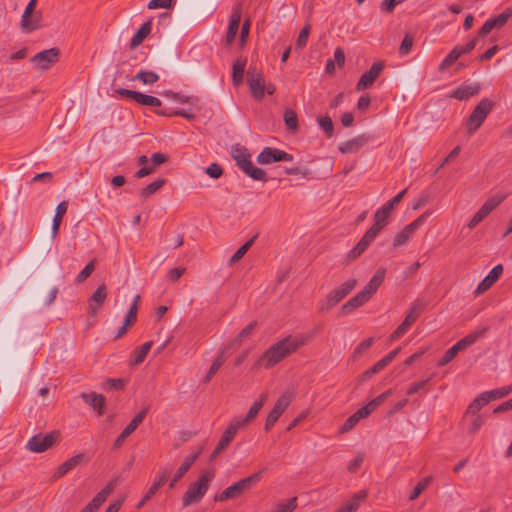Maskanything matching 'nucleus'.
I'll list each match as a JSON object with an SVG mask.
<instances>
[{
    "instance_id": "obj_52",
    "label": "nucleus",
    "mask_w": 512,
    "mask_h": 512,
    "mask_svg": "<svg viewBox=\"0 0 512 512\" xmlns=\"http://www.w3.org/2000/svg\"><path fill=\"white\" fill-rule=\"evenodd\" d=\"M310 30H311L310 24H306L301 29V31H300V33L298 35L296 44H295V49L296 50H301V49H303L306 46L307 41H308V37H309V34H310Z\"/></svg>"
},
{
    "instance_id": "obj_13",
    "label": "nucleus",
    "mask_w": 512,
    "mask_h": 512,
    "mask_svg": "<svg viewBox=\"0 0 512 512\" xmlns=\"http://www.w3.org/2000/svg\"><path fill=\"white\" fill-rule=\"evenodd\" d=\"M60 51L58 48H50L35 54L31 62L40 70L49 69L59 59Z\"/></svg>"
},
{
    "instance_id": "obj_40",
    "label": "nucleus",
    "mask_w": 512,
    "mask_h": 512,
    "mask_svg": "<svg viewBox=\"0 0 512 512\" xmlns=\"http://www.w3.org/2000/svg\"><path fill=\"white\" fill-rule=\"evenodd\" d=\"M488 402L483 392L480 393L468 406L466 415H476Z\"/></svg>"
},
{
    "instance_id": "obj_50",
    "label": "nucleus",
    "mask_w": 512,
    "mask_h": 512,
    "mask_svg": "<svg viewBox=\"0 0 512 512\" xmlns=\"http://www.w3.org/2000/svg\"><path fill=\"white\" fill-rule=\"evenodd\" d=\"M257 238V235H254L251 239H249L245 244H243L238 250L233 254L230 259V263H236L239 261L248 251V249L253 245Z\"/></svg>"
},
{
    "instance_id": "obj_61",
    "label": "nucleus",
    "mask_w": 512,
    "mask_h": 512,
    "mask_svg": "<svg viewBox=\"0 0 512 512\" xmlns=\"http://www.w3.org/2000/svg\"><path fill=\"white\" fill-rule=\"evenodd\" d=\"M413 45V37L410 34H406L403 38L401 45L399 47V53L401 55H407L410 53Z\"/></svg>"
},
{
    "instance_id": "obj_10",
    "label": "nucleus",
    "mask_w": 512,
    "mask_h": 512,
    "mask_svg": "<svg viewBox=\"0 0 512 512\" xmlns=\"http://www.w3.org/2000/svg\"><path fill=\"white\" fill-rule=\"evenodd\" d=\"M292 160V154L272 147H265L257 156V162L261 165H267L280 161L290 162Z\"/></svg>"
},
{
    "instance_id": "obj_11",
    "label": "nucleus",
    "mask_w": 512,
    "mask_h": 512,
    "mask_svg": "<svg viewBox=\"0 0 512 512\" xmlns=\"http://www.w3.org/2000/svg\"><path fill=\"white\" fill-rule=\"evenodd\" d=\"M247 83L253 97L261 100L265 94V82L262 73L256 67H250L247 72Z\"/></svg>"
},
{
    "instance_id": "obj_45",
    "label": "nucleus",
    "mask_w": 512,
    "mask_h": 512,
    "mask_svg": "<svg viewBox=\"0 0 512 512\" xmlns=\"http://www.w3.org/2000/svg\"><path fill=\"white\" fill-rule=\"evenodd\" d=\"M284 122L289 131L296 132L298 130V117H297V114L293 110H291V109L285 110Z\"/></svg>"
},
{
    "instance_id": "obj_7",
    "label": "nucleus",
    "mask_w": 512,
    "mask_h": 512,
    "mask_svg": "<svg viewBox=\"0 0 512 512\" xmlns=\"http://www.w3.org/2000/svg\"><path fill=\"white\" fill-rule=\"evenodd\" d=\"M492 106V102L487 98L482 99L476 105L466 121L468 134H473L482 125L489 112L491 111Z\"/></svg>"
},
{
    "instance_id": "obj_64",
    "label": "nucleus",
    "mask_w": 512,
    "mask_h": 512,
    "mask_svg": "<svg viewBox=\"0 0 512 512\" xmlns=\"http://www.w3.org/2000/svg\"><path fill=\"white\" fill-rule=\"evenodd\" d=\"M206 173L213 179H218L222 173V167L217 163H212L206 168Z\"/></svg>"
},
{
    "instance_id": "obj_22",
    "label": "nucleus",
    "mask_w": 512,
    "mask_h": 512,
    "mask_svg": "<svg viewBox=\"0 0 512 512\" xmlns=\"http://www.w3.org/2000/svg\"><path fill=\"white\" fill-rule=\"evenodd\" d=\"M373 233H366L360 239L355 247H353L346 255V264L350 261L357 259L370 245V243L374 240Z\"/></svg>"
},
{
    "instance_id": "obj_27",
    "label": "nucleus",
    "mask_w": 512,
    "mask_h": 512,
    "mask_svg": "<svg viewBox=\"0 0 512 512\" xmlns=\"http://www.w3.org/2000/svg\"><path fill=\"white\" fill-rule=\"evenodd\" d=\"M267 398V394H262L260 399L255 401L253 405L250 407L246 417L244 418H235V420L241 425V427L247 425L250 421H252L259 413L261 408L263 407Z\"/></svg>"
},
{
    "instance_id": "obj_12",
    "label": "nucleus",
    "mask_w": 512,
    "mask_h": 512,
    "mask_svg": "<svg viewBox=\"0 0 512 512\" xmlns=\"http://www.w3.org/2000/svg\"><path fill=\"white\" fill-rule=\"evenodd\" d=\"M292 400L291 394L284 393L276 401L273 409L269 412L264 430L269 431L272 426L277 422L282 413L286 410Z\"/></svg>"
},
{
    "instance_id": "obj_15",
    "label": "nucleus",
    "mask_w": 512,
    "mask_h": 512,
    "mask_svg": "<svg viewBox=\"0 0 512 512\" xmlns=\"http://www.w3.org/2000/svg\"><path fill=\"white\" fill-rule=\"evenodd\" d=\"M240 428L241 425L235 419H233L230 422V424L222 434L216 448L212 452L210 457L211 460L216 459L222 453V451L226 449V447L231 443V441L233 440V438L235 437Z\"/></svg>"
},
{
    "instance_id": "obj_54",
    "label": "nucleus",
    "mask_w": 512,
    "mask_h": 512,
    "mask_svg": "<svg viewBox=\"0 0 512 512\" xmlns=\"http://www.w3.org/2000/svg\"><path fill=\"white\" fill-rule=\"evenodd\" d=\"M41 12H35L34 15H31L28 18V25L27 26H21L24 31L32 32L36 29H39L41 27Z\"/></svg>"
},
{
    "instance_id": "obj_39",
    "label": "nucleus",
    "mask_w": 512,
    "mask_h": 512,
    "mask_svg": "<svg viewBox=\"0 0 512 512\" xmlns=\"http://www.w3.org/2000/svg\"><path fill=\"white\" fill-rule=\"evenodd\" d=\"M512 392V384L496 389H492L490 391L483 392V395L486 396L488 402L501 399L507 395H509Z\"/></svg>"
},
{
    "instance_id": "obj_42",
    "label": "nucleus",
    "mask_w": 512,
    "mask_h": 512,
    "mask_svg": "<svg viewBox=\"0 0 512 512\" xmlns=\"http://www.w3.org/2000/svg\"><path fill=\"white\" fill-rule=\"evenodd\" d=\"M135 102L142 106L160 107L161 100L155 96L138 92Z\"/></svg>"
},
{
    "instance_id": "obj_46",
    "label": "nucleus",
    "mask_w": 512,
    "mask_h": 512,
    "mask_svg": "<svg viewBox=\"0 0 512 512\" xmlns=\"http://www.w3.org/2000/svg\"><path fill=\"white\" fill-rule=\"evenodd\" d=\"M319 127L323 130L327 138H331L334 134V124L328 115L317 119Z\"/></svg>"
},
{
    "instance_id": "obj_1",
    "label": "nucleus",
    "mask_w": 512,
    "mask_h": 512,
    "mask_svg": "<svg viewBox=\"0 0 512 512\" xmlns=\"http://www.w3.org/2000/svg\"><path fill=\"white\" fill-rule=\"evenodd\" d=\"M309 340L308 335H289L270 346L256 361L254 368L273 367L287 356L295 353L300 347L304 346Z\"/></svg>"
},
{
    "instance_id": "obj_2",
    "label": "nucleus",
    "mask_w": 512,
    "mask_h": 512,
    "mask_svg": "<svg viewBox=\"0 0 512 512\" xmlns=\"http://www.w3.org/2000/svg\"><path fill=\"white\" fill-rule=\"evenodd\" d=\"M386 270L379 268L366 286L357 293L354 297L350 298L340 309L341 315H347L355 309L361 307L370 300L372 295L377 291L385 278Z\"/></svg>"
},
{
    "instance_id": "obj_48",
    "label": "nucleus",
    "mask_w": 512,
    "mask_h": 512,
    "mask_svg": "<svg viewBox=\"0 0 512 512\" xmlns=\"http://www.w3.org/2000/svg\"><path fill=\"white\" fill-rule=\"evenodd\" d=\"M140 295H136L134 297V300L125 316V320L124 322H126V324H129V325H133L136 320H137V312H138V304L140 302Z\"/></svg>"
},
{
    "instance_id": "obj_58",
    "label": "nucleus",
    "mask_w": 512,
    "mask_h": 512,
    "mask_svg": "<svg viewBox=\"0 0 512 512\" xmlns=\"http://www.w3.org/2000/svg\"><path fill=\"white\" fill-rule=\"evenodd\" d=\"M386 366L385 364L381 361V359L379 361H377L371 368H369L368 370H366L365 372H363L361 375H360V381H366L368 380L369 378H371L374 374L380 372L382 369H384Z\"/></svg>"
},
{
    "instance_id": "obj_4",
    "label": "nucleus",
    "mask_w": 512,
    "mask_h": 512,
    "mask_svg": "<svg viewBox=\"0 0 512 512\" xmlns=\"http://www.w3.org/2000/svg\"><path fill=\"white\" fill-rule=\"evenodd\" d=\"M214 478V472L205 470L201 473L198 480L192 483L187 491L184 493L182 502L184 506H189L193 503L199 502L206 494L209 483Z\"/></svg>"
},
{
    "instance_id": "obj_28",
    "label": "nucleus",
    "mask_w": 512,
    "mask_h": 512,
    "mask_svg": "<svg viewBox=\"0 0 512 512\" xmlns=\"http://www.w3.org/2000/svg\"><path fill=\"white\" fill-rule=\"evenodd\" d=\"M83 458V454H77L63 462L55 472L54 478L58 479L66 475L69 471L78 466L82 462Z\"/></svg>"
},
{
    "instance_id": "obj_31",
    "label": "nucleus",
    "mask_w": 512,
    "mask_h": 512,
    "mask_svg": "<svg viewBox=\"0 0 512 512\" xmlns=\"http://www.w3.org/2000/svg\"><path fill=\"white\" fill-rule=\"evenodd\" d=\"M247 64V58H237L232 67V82L235 86H239L243 82L245 67Z\"/></svg>"
},
{
    "instance_id": "obj_63",
    "label": "nucleus",
    "mask_w": 512,
    "mask_h": 512,
    "mask_svg": "<svg viewBox=\"0 0 512 512\" xmlns=\"http://www.w3.org/2000/svg\"><path fill=\"white\" fill-rule=\"evenodd\" d=\"M360 420L354 415L352 414L351 416H349L346 421L344 422V424L341 426L340 428V432L341 433H346L348 431H350L351 429H353L355 427V425L359 422Z\"/></svg>"
},
{
    "instance_id": "obj_41",
    "label": "nucleus",
    "mask_w": 512,
    "mask_h": 512,
    "mask_svg": "<svg viewBox=\"0 0 512 512\" xmlns=\"http://www.w3.org/2000/svg\"><path fill=\"white\" fill-rule=\"evenodd\" d=\"M432 481V476H426L422 480H420L412 490L411 494L409 495V501L417 499L420 496V494L432 483Z\"/></svg>"
},
{
    "instance_id": "obj_36",
    "label": "nucleus",
    "mask_w": 512,
    "mask_h": 512,
    "mask_svg": "<svg viewBox=\"0 0 512 512\" xmlns=\"http://www.w3.org/2000/svg\"><path fill=\"white\" fill-rule=\"evenodd\" d=\"M193 107L188 109H180L170 111L168 109H158L155 110V113L161 116L172 117V116H180L187 120H193L195 118V113L193 112Z\"/></svg>"
},
{
    "instance_id": "obj_33",
    "label": "nucleus",
    "mask_w": 512,
    "mask_h": 512,
    "mask_svg": "<svg viewBox=\"0 0 512 512\" xmlns=\"http://www.w3.org/2000/svg\"><path fill=\"white\" fill-rule=\"evenodd\" d=\"M165 95L179 103H187L191 107H195L197 110L201 109L200 99L197 96H187L182 93H176L172 91H166Z\"/></svg>"
},
{
    "instance_id": "obj_30",
    "label": "nucleus",
    "mask_w": 512,
    "mask_h": 512,
    "mask_svg": "<svg viewBox=\"0 0 512 512\" xmlns=\"http://www.w3.org/2000/svg\"><path fill=\"white\" fill-rule=\"evenodd\" d=\"M67 209H68V203L66 201H62L57 205L55 215H54V218L52 221V227H51L52 239H54L57 236L59 227L62 222V218L66 214Z\"/></svg>"
},
{
    "instance_id": "obj_14",
    "label": "nucleus",
    "mask_w": 512,
    "mask_h": 512,
    "mask_svg": "<svg viewBox=\"0 0 512 512\" xmlns=\"http://www.w3.org/2000/svg\"><path fill=\"white\" fill-rule=\"evenodd\" d=\"M430 215L429 212H425L420 215L413 222L404 227L403 230L398 232L393 240V246L398 247L407 243L413 233L425 222L426 218Z\"/></svg>"
},
{
    "instance_id": "obj_51",
    "label": "nucleus",
    "mask_w": 512,
    "mask_h": 512,
    "mask_svg": "<svg viewBox=\"0 0 512 512\" xmlns=\"http://www.w3.org/2000/svg\"><path fill=\"white\" fill-rule=\"evenodd\" d=\"M257 322L252 321L250 324H248L245 328H243L239 334L234 338L231 345H240L242 341L247 338L253 331V329L256 327Z\"/></svg>"
},
{
    "instance_id": "obj_62",
    "label": "nucleus",
    "mask_w": 512,
    "mask_h": 512,
    "mask_svg": "<svg viewBox=\"0 0 512 512\" xmlns=\"http://www.w3.org/2000/svg\"><path fill=\"white\" fill-rule=\"evenodd\" d=\"M457 354H458L457 349L454 346L450 347L445 352L444 356L439 360L438 366L442 367V366L447 365L449 362H451L456 357Z\"/></svg>"
},
{
    "instance_id": "obj_53",
    "label": "nucleus",
    "mask_w": 512,
    "mask_h": 512,
    "mask_svg": "<svg viewBox=\"0 0 512 512\" xmlns=\"http://www.w3.org/2000/svg\"><path fill=\"white\" fill-rule=\"evenodd\" d=\"M392 391L387 390L371 400L369 403H367L364 407L367 408V411L371 414L379 405H381L390 395Z\"/></svg>"
},
{
    "instance_id": "obj_35",
    "label": "nucleus",
    "mask_w": 512,
    "mask_h": 512,
    "mask_svg": "<svg viewBox=\"0 0 512 512\" xmlns=\"http://www.w3.org/2000/svg\"><path fill=\"white\" fill-rule=\"evenodd\" d=\"M152 344V341H148L138 349L134 350L131 354L132 359L130 361V365L137 366L141 364L145 360L147 354L149 353Z\"/></svg>"
},
{
    "instance_id": "obj_34",
    "label": "nucleus",
    "mask_w": 512,
    "mask_h": 512,
    "mask_svg": "<svg viewBox=\"0 0 512 512\" xmlns=\"http://www.w3.org/2000/svg\"><path fill=\"white\" fill-rule=\"evenodd\" d=\"M151 29H152L151 21L149 20V21L144 22L141 25V27L139 28V30L133 35L131 42H130V47L135 48V47L139 46L143 42V40L150 34Z\"/></svg>"
},
{
    "instance_id": "obj_60",
    "label": "nucleus",
    "mask_w": 512,
    "mask_h": 512,
    "mask_svg": "<svg viewBox=\"0 0 512 512\" xmlns=\"http://www.w3.org/2000/svg\"><path fill=\"white\" fill-rule=\"evenodd\" d=\"M37 5V0H30L23 12L22 18H21V26H27L28 25V18L33 14L35 8Z\"/></svg>"
},
{
    "instance_id": "obj_26",
    "label": "nucleus",
    "mask_w": 512,
    "mask_h": 512,
    "mask_svg": "<svg viewBox=\"0 0 512 512\" xmlns=\"http://www.w3.org/2000/svg\"><path fill=\"white\" fill-rule=\"evenodd\" d=\"M80 397L86 404L90 405L95 411H97L99 416L103 414L105 397L102 394H97L95 392H82Z\"/></svg>"
},
{
    "instance_id": "obj_32",
    "label": "nucleus",
    "mask_w": 512,
    "mask_h": 512,
    "mask_svg": "<svg viewBox=\"0 0 512 512\" xmlns=\"http://www.w3.org/2000/svg\"><path fill=\"white\" fill-rule=\"evenodd\" d=\"M368 493L366 490H360L354 494L350 500H348L340 509L343 512H356L360 506V503L366 499Z\"/></svg>"
},
{
    "instance_id": "obj_38",
    "label": "nucleus",
    "mask_w": 512,
    "mask_h": 512,
    "mask_svg": "<svg viewBox=\"0 0 512 512\" xmlns=\"http://www.w3.org/2000/svg\"><path fill=\"white\" fill-rule=\"evenodd\" d=\"M482 335L483 332H472L456 342L453 346L458 352L463 351L473 345Z\"/></svg>"
},
{
    "instance_id": "obj_44",
    "label": "nucleus",
    "mask_w": 512,
    "mask_h": 512,
    "mask_svg": "<svg viewBox=\"0 0 512 512\" xmlns=\"http://www.w3.org/2000/svg\"><path fill=\"white\" fill-rule=\"evenodd\" d=\"M134 79L141 81L143 84H154L159 80V75L153 71L140 70Z\"/></svg>"
},
{
    "instance_id": "obj_3",
    "label": "nucleus",
    "mask_w": 512,
    "mask_h": 512,
    "mask_svg": "<svg viewBox=\"0 0 512 512\" xmlns=\"http://www.w3.org/2000/svg\"><path fill=\"white\" fill-rule=\"evenodd\" d=\"M231 156L235 160L237 166L250 178L256 181H267L266 172L258 167H255L251 161V154L249 151L239 144L234 145L231 150Z\"/></svg>"
},
{
    "instance_id": "obj_5",
    "label": "nucleus",
    "mask_w": 512,
    "mask_h": 512,
    "mask_svg": "<svg viewBox=\"0 0 512 512\" xmlns=\"http://www.w3.org/2000/svg\"><path fill=\"white\" fill-rule=\"evenodd\" d=\"M262 471L255 472L254 474L240 479L234 484L228 486L221 494L215 496V501L225 502L242 495L245 490L250 489L253 485L258 483L262 478Z\"/></svg>"
},
{
    "instance_id": "obj_19",
    "label": "nucleus",
    "mask_w": 512,
    "mask_h": 512,
    "mask_svg": "<svg viewBox=\"0 0 512 512\" xmlns=\"http://www.w3.org/2000/svg\"><path fill=\"white\" fill-rule=\"evenodd\" d=\"M503 272V266L498 264L492 268L489 274L479 283L474 291L475 296L483 294L485 291L490 289L494 283L498 281Z\"/></svg>"
},
{
    "instance_id": "obj_29",
    "label": "nucleus",
    "mask_w": 512,
    "mask_h": 512,
    "mask_svg": "<svg viewBox=\"0 0 512 512\" xmlns=\"http://www.w3.org/2000/svg\"><path fill=\"white\" fill-rule=\"evenodd\" d=\"M390 215L385 214L384 211L378 209L374 214V224L370 227L366 233H373L375 239L379 232L388 224V218Z\"/></svg>"
},
{
    "instance_id": "obj_18",
    "label": "nucleus",
    "mask_w": 512,
    "mask_h": 512,
    "mask_svg": "<svg viewBox=\"0 0 512 512\" xmlns=\"http://www.w3.org/2000/svg\"><path fill=\"white\" fill-rule=\"evenodd\" d=\"M512 16V9L508 8L504 10L502 13L497 15L496 17L489 18L486 20V22L483 24V26L479 30V36L484 37L488 35L493 29H500L502 28L509 18Z\"/></svg>"
},
{
    "instance_id": "obj_56",
    "label": "nucleus",
    "mask_w": 512,
    "mask_h": 512,
    "mask_svg": "<svg viewBox=\"0 0 512 512\" xmlns=\"http://www.w3.org/2000/svg\"><path fill=\"white\" fill-rule=\"evenodd\" d=\"M95 260L90 261L77 275L75 278L76 284L83 283L94 271L95 269Z\"/></svg>"
},
{
    "instance_id": "obj_47",
    "label": "nucleus",
    "mask_w": 512,
    "mask_h": 512,
    "mask_svg": "<svg viewBox=\"0 0 512 512\" xmlns=\"http://www.w3.org/2000/svg\"><path fill=\"white\" fill-rule=\"evenodd\" d=\"M224 363V358H223V353H220L214 360V362L212 363L211 367L209 368L207 374L205 375V377L203 378V383L204 384H207L208 382L211 381V379L214 377V375L217 373V371L219 370V368L223 365Z\"/></svg>"
},
{
    "instance_id": "obj_8",
    "label": "nucleus",
    "mask_w": 512,
    "mask_h": 512,
    "mask_svg": "<svg viewBox=\"0 0 512 512\" xmlns=\"http://www.w3.org/2000/svg\"><path fill=\"white\" fill-rule=\"evenodd\" d=\"M58 438V431H53L45 435L37 434L28 440L26 448L33 453H42L52 447Z\"/></svg>"
},
{
    "instance_id": "obj_21",
    "label": "nucleus",
    "mask_w": 512,
    "mask_h": 512,
    "mask_svg": "<svg viewBox=\"0 0 512 512\" xmlns=\"http://www.w3.org/2000/svg\"><path fill=\"white\" fill-rule=\"evenodd\" d=\"M478 83H464L450 92V97L463 101L477 95L480 91Z\"/></svg>"
},
{
    "instance_id": "obj_59",
    "label": "nucleus",
    "mask_w": 512,
    "mask_h": 512,
    "mask_svg": "<svg viewBox=\"0 0 512 512\" xmlns=\"http://www.w3.org/2000/svg\"><path fill=\"white\" fill-rule=\"evenodd\" d=\"M126 381L122 378L107 379L103 385L105 390H122L125 387Z\"/></svg>"
},
{
    "instance_id": "obj_17",
    "label": "nucleus",
    "mask_w": 512,
    "mask_h": 512,
    "mask_svg": "<svg viewBox=\"0 0 512 512\" xmlns=\"http://www.w3.org/2000/svg\"><path fill=\"white\" fill-rule=\"evenodd\" d=\"M147 413L148 407H145L134 416L130 423L123 429L120 435L116 438L113 444V449H119L123 445L125 439L137 429L140 423L144 420Z\"/></svg>"
},
{
    "instance_id": "obj_9",
    "label": "nucleus",
    "mask_w": 512,
    "mask_h": 512,
    "mask_svg": "<svg viewBox=\"0 0 512 512\" xmlns=\"http://www.w3.org/2000/svg\"><path fill=\"white\" fill-rule=\"evenodd\" d=\"M477 44V38L470 40L466 45L455 46L448 55L444 58L438 67L440 72L446 71L452 64H454L462 55L470 53Z\"/></svg>"
},
{
    "instance_id": "obj_43",
    "label": "nucleus",
    "mask_w": 512,
    "mask_h": 512,
    "mask_svg": "<svg viewBox=\"0 0 512 512\" xmlns=\"http://www.w3.org/2000/svg\"><path fill=\"white\" fill-rule=\"evenodd\" d=\"M165 184V179H157L144 188L140 190V196L143 198H148L151 195L155 194L163 185Z\"/></svg>"
},
{
    "instance_id": "obj_23",
    "label": "nucleus",
    "mask_w": 512,
    "mask_h": 512,
    "mask_svg": "<svg viewBox=\"0 0 512 512\" xmlns=\"http://www.w3.org/2000/svg\"><path fill=\"white\" fill-rule=\"evenodd\" d=\"M369 140L366 135H359L353 139L345 141L339 145V151L343 154L356 153L360 150Z\"/></svg>"
},
{
    "instance_id": "obj_24",
    "label": "nucleus",
    "mask_w": 512,
    "mask_h": 512,
    "mask_svg": "<svg viewBox=\"0 0 512 512\" xmlns=\"http://www.w3.org/2000/svg\"><path fill=\"white\" fill-rule=\"evenodd\" d=\"M241 21V7L237 5L233 8L232 14L229 20L228 30L226 34V41L228 44L232 43L238 32Z\"/></svg>"
},
{
    "instance_id": "obj_25",
    "label": "nucleus",
    "mask_w": 512,
    "mask_h": 512,
    "mask_svg": "<svg viewBox=\"0 0 512 512\" xmlns=\"http://www.w3.org/2000/svg\"><path fill=\"white\" fill-rule=\"evenodd\" d=\"M107 298V288L105 284L99 285L89 299V309L92 314H96L104 304Z\"/></svg>"
},
{
    "instance_id": "obj_20",
    "label": "nucleus",
    "mask_w": 512,
    "mask_h": 512,
    "mask_svg": "<svg viewBox=\"0 0 512 512\" xmlns=\"http://www.w3.org/2000/svg\"><path fill=\"white\" fill-rule=\"evenodd\" d=\"M506 199L505 194H496L489 197L474 216L481 222L483 221L498 205Z\"/></svg>"
},
{
    "instance_id": "obj_6",
    "label": "nucleus",
    "mask_w": 512,
    "mask_h": 512,
    "mask_svg": "<svg viewBox=\"0 0 512 512\" xmlns=\"http://www.w3.org/2000/svg\"><path fill=\"white\" fill-rule=\"evenodd\" d=\"M357 280L349 279L342 283L339 287L333 289L326 298L320 302L319 311L326 313L330 311L335 305L342 301L351 291L356 287Z\"/></svg>"
},
{
    "instance_id": "obj_37",
    "label": "nucleus",
    "mask_w": 512,
    "mask_h": 512,
    "mask_svg": "<svg viewBox=\"0 0 512 512\" xmlns=\"http://www.w3.org/2000/svg\"><path fill=\"white\" fill-rule=\"evenodd\" d=\"M114 489V482L108 483L101 491H99L90 503L96 508L99 507L106 501L107 497L112 493Z\"/></svg>"
},
{
    "instance_id": "obj_49",
    "label": "nucleus",
    "mask_w": 512,
    "mask_h": 512,
    "mask_svg": "<svg viewBox=\"0 0 512 512\" xmlns=\"http://www.w3.org/2000/svg\"><path fill=\"white\" fill-rule=\"evenodd\" d=\"M171 470L167 466H161L154 478L153 485H156L159 489L166 483L170 476Z\"/></svg>"
},
{
    "instance_id": "obj_55",
    "label": "nucleus",
    "mask_w": 512,
    "mask_h": 512,
    "mask_svg": "<svg viewBox=\"0 0 512 512\" xmlns=\"http://www.w3.org/2000/svg\"><path fill=\"white\" fill-rule=\"evenodd\" d=\"M421 308L422 304L419 301L413 303L404 321L411 326L419 317Z\"/></svg>"
},
{
    "instance_id": "obj_16",
    "label": "nucleus",
    "mask_w": 512,
    "mask_h": 512,
    "mask_svg": "<svg viewBox=\"0 0 512 512\" xmlns=\"http://www.w3.org/2000/svg\"><path fill=\"white\" fill-rule=\"evenodd\" d=\"M384 63L374 62L370 69L363 73L356 84V90L361 91L370 88L383 71Z\"/></svg>"
},
{
    "instance_id": "obj_57",
    "label": "nucleus",
    "mask_w": 512,
    "mask_h": 512,
    "mask_svg": "<svg viewBox=\"0 0 512 512\" xmlns=\"http://www.w3.org/2000/svg\"><path fill=\"white\" fill-rule=\"evenodd\" d=\"M297 507V497L287 499L285 502L279 503L273 512H293Z\"/></svg>"
}]
</instances>
